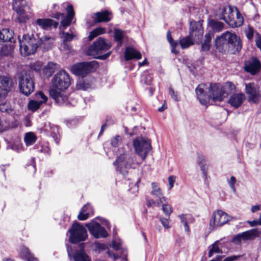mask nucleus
<instances>
[{"mask_svg":"<svg viewBox=\"0 0 261 261\" xmlns=\"http://www.w3.org/2000/svg\"><path fill=\"white\" fill-rule=\"evenodd\" d=\"M135 152L128 147L118 149L117 159L113 163L116 170L123 176L128 173V169H136L144 161L151 149L150 141L143 138L136 139L133 142Z\"/></svg>","mask_w":261,"mask_h":261,"instance_id":"obj_1","label":"nucleus"},{"mask_svg":"<svg viewBox=\"0 0 261 261\" xmlns=\"http://www.w3.org/2000/svg\"><path fill=\"white\" fill-rule=\"evenodd\" d=\"M52 87L50 89V96L59 105H68V95L65 90L70 85L69 74L64 70L56 74L52 79Z\"/></svg>","mask_w":261,"mask_h":261,"instance_id":"obj_2","label":"nucleus"},{"mask_svg":"<svg viewBox=\"0 0 261 261\" xmlns=\"http://www.w3.org/2000/svg\"><path fill=\"white\" fill-rule=\"evenodd\" d=\"M54 39L47 36H40V34L33 31L32 34L24 35L19 39L20 52L22 56H28L34 54L39 46H43L48 49L53 43Z\"/></svg>","mask_w":261,"mask_h":261,"instance_id":"obj_3","label":"nucleus"},{"mask_svg":"<svg viewBox=\"0 0 261 261\" xmlns=\"http://www.w3.org/2000/svg\"><path fill=\"white\" fill-rule=\"evenodd\" d=\"M203 31L202 25L199 21H191L189 36L182 38L179 41L181 47L186 48L194 44L201 42Z\"/></svg>","mask_w":261,"mask_h":261,"instance_id":"obj_4","label":"nucleus"},{"mask_svg":"<svg viewBox=\"0 0 261 261\" xmlns=\"http://www.w3.org/2000/svg\"><path fill=\"white\" fill-rule=\"evenodd\" d=\"M111 46L110 41L99 37L89 46L87 51V54L88 56H92L94 58L106 60L110 56L111 51H109L102 55H100L110 49Z\"/></svg>","mask_w":261,"mask_h":261,"instance_id":"obj_5","label":"nucleus"},{"mask_svg":"<svg viewBox=\"0 0 261 261\" xmlns=\"http://www.w3.org/2000/svg\"><path fill=\"white\" fill-rule=\"evenodd\" d=\"M221 14L222 19L232 28L240 27L243 23V17L236 7H225L222 9Z\"/></svg>","mask_w":261,"mask_h":261,"instance_id":"obj_6","label":"nucleus"},{"mask_svg":"<svg viewBox=\"0 0 261 261\" xmlns=\"http://www.w3.org/2000/svg\"><path fill=\"white\" fill-rule=\"evenodd\" d=\"M19 88L20 92L28 96L34 90V83L30 72L22 71L18 77Z\"/></svg>","mask_w":261,"mask_h":261,"instance_id":"obj_7","label":"nucleus"},{"mask_svg":"<svg viewBox=\"0 0 261 261\" xmlns=\"http://www.w3.org/2000/svg\"><path fill=\"white\" fill-rule=\"evenodd\" d=\"M98 67V64L96 61L81 62L73 65L71 71L76 75L84 76L90 72H94Z\"/></svg>","mask_w":261,"mask_h":261,"instance_id":"obj_8","label":"nucleus"},{"mask_svg":"<svg viewBox=\"0 0 261 261\" xmlns=\"http://www.w3.org/2000/svg\"><path fill=\"white\" fill-rule=\"evenodd\" d=\"M227 86L232 90L234 88V85L231 83H228L224 88L218 84H211L209 88L211 98L214 101L223 100L224 98L227 95V93L226 92V89Z\"/></svg>","mask_w":261,"mask_h":261,"instance_id":"obj_9","label":"nucleus"},{"mask_svg":"<svg viewBox=\"0 0 261 261\" xmlns=\"http://www.w3.org/2000/svg\"><path fill=\"white\" fill-rule=\"evenodd\" d=\"M68 232L70 233L69 241L71 243L84 241L87 237L86 229L78 223H74Z\"/></svg>","mask_w":261,"mask_h":261,"instance_id":"obj_10","label":"nucleus"},{"mask_svg":"<svg viewBox=\"0 0 261 261\" xmlns=\"http://www.w3.org/2000/svg\"><path fill=\"white\" fill-rule=\"evenodd\" d=\"M231 220V217L226 213L218 210L213 213L210 221V226L211 229H214L218 227L222 226Z\"/></svg>","mask_w":261,"mask_h":261,"instance_id":"obj_11","label":"nucleus"},{"mask_svg":"<svg viewBox=\"0 0 261 261\" xmlns=\"http://www.w3.org/2000/svg\"><path fill=\"white\" fill-rule=\"evenodd\" d=\"M226 39H227L229 50L234 53L239 51L242 47L240 38L236 34L229 32L224 33Z\"/></svg>","mask_w":261,"mask_h":261,"instance_id":"obj_12","label":"nucleus"},{"mask_svg":"<svg viewBox=\"0 0 261 261\" xmlns=\"http://www.w3.org/2000/svg\"><path fill=\"white\" fill-rule=\"evenodd\" d=\"M86 226L90 233L95 238H106L108 236V232L105 228L94 221L86 224Z\"/></svg>","mask_w":261,"mask_h":261,"instance_id":"obj_13","label":"nucleus"},{"mask_svg":"<svg viewBox=\"0 0 261 261\" xmlns=\"http://www.w3.org/2000/svg\"><path fill=\"white\" fill-rule=\"evenodd\" d=\"M197 99L200 103L205 105L210 100L211 95L209 93V88L205 84H199L195 89Z\"/></svg>","mask_w":261,"mask_h":261,"instance_id":"obj_14","label":"nucleus"},{"mask_svg":"<svg viewBox=\"0 0 261 261\" xmlns=\"http://www.w3.org/2000/svg\"><path fill=\"white\" fill-rule=\"evenodd\" d=\"M13 86L12 81L8 76H0V99L6 97L11 90Z\"/></svg>","mask_w":261,"mask_h":261,"instance_id":"obj_15","label":"nucleus"},{"mask_svg":"<svg viewBox=\"0 0 261 261\" xmlns=\"http://www.w3.org/2000/svg\"><path fill=\"white\" fill-rule=\"evenodd\" d=\"M246 92L248 95V101L254 103L259 101L260 97V93L259 87L253 83L246 84Z\"/></svg>","mask_w":261,"mask_h":261,"instance_id":"obj_16","label":"nucleus"},{"mask_svg":"<svg viewBox=\"0 0 261 261\" xmlns=\"http://www.w3.org/2000/svg\"><path fill=\"white\" fill-rule=\"evenodd\" d=\"M35 98L36 100H31L28 104L29 110L32 112H35L38 110L41 105L46 102L47 100V96L41 91L35 94Z\"/></svg>","mask_w":261,"mask_h":261,"instance_id":"obj_17","label":"nucleus"},{"mask_svg":"<svg viewBox=\"0 0 261 261\" xmlns=\"http://www.w3.org/2000/svg\"><path fill=\"white\" fill-rule=\"evenodd\" d=\"M67 247V252L70 261H91L90 256L86 253L84 249H81L75 251L73 254H71L72 248L68 246Z\"/></svg>","mask_w":261,"mask_h":261,"instance_id":"obj_18","label":"nucleus"},{"mask_svg":"<svg viewBox=\"0 0 261 261\" xmlns=\"http://www.w3.org/2000/svg\"><path fill=\"white\" fill-rule=\"evenodd\" d=\"M244 68L246 71L254 75L259 71L260 64L258 60L253 58L251 60L246 62Z\"/></svg>","mask_w":261,"mask_h":261,"instance_id":"obj_19","label":"nucleus"},{"mask_svg":"<svg viewBox=\"0 0 261 261\" xmlns=\"http://www.w3.org/2000/svg\"><path fill=\"white\" fill-rule=\"evenodd\" d=\"M152 190L150 192L151 195L158 200L157 206H159L161 204L166 201V198L163 196L162 191L156 182L151 184Z\"/></svg>","mask_w":261,"mask_h":261,"instance_id":"obj_20","label":"nucleus"},{"mask_svg":"<svg viewBox=\"0 0 261 261\" xmlns=\"http://www.w3.org/2000/svg\"><path fill=\"white\" fill-rule=\"evenodd\" d=\"M227 39H226L225 34H222L218 37L215 40V46L216 48L221 53L229 51V48L227 43Z\"/></svg>","mask_w":261,"mask_h":261,"instance_id":"obj_21","label":"nucleus"},{"mask_svg":"<svg viewBox=\"0 0 261 261\" xmlns=\"http://www.w3.org/2000/svg\"><path fill=\"white\" fill-rule=\"evenodd\" d=\"M245 98L243 93H234L230 96L228 102L234 108H238L242 105Z\"/></svg>","mask_w":261,"mask_h":261,"instance_id":"obj_22","label":"nucleus"},{"mask_svg":"<svg viewBox=\"0 0 261 261\" xmlns=\"http://www.w3.org/2000/svg\"><path fill=\"white\" fill-rule=\"evenodd\" d=\"M14 33L12 30L4 29L0 31V44L12 43Z\"/></svg>","mask_w":261,"mask_h":261,"instance_id":"obj_23","label":"nucleus"},{"mask_svg":"<svg viewBox=\"0 0 261 261\" xmlns=\"http://www.w3.org/2000/svg\"><path fill=\"white\" fill-rule=\"evenodd\" d=\"M67 15L65 17L61 22V30H64L67 27L69 26L74 15V12L73 7L71 5H69L67 7Z\"/></svg>","mask_w":261,"mask_h":261,"instance_id":"obj_24","label":"nucleus"},{"mask_svg":"<svg viewBox=\"0 0 261 261\" xmlns=\"http://www.w3.org/2000/svg\"><path fill=\"white\" fill-rule=\"evenodd\" d=\"M93 18L95 22H108L111 20V13L107 10L98 12L94 14Z\"/></svg>","mask_w":261,"mask_h":261,"instance_id":"obj_25","label":"nucleus"},{"mask_svg":"<svg viewBox=\"0 0 261 261\" xmlns=\"http://www.w3.org/2000/svg\"><path fill=\"white\" fill-rule=\"evenodd\" d=\"M36 24L43 30H48L52 26L56 28L58 24L57 22L50 19L39 18L36 21Z\"/></svg>","mask_w":261,"mask_h":261,"instance_id":"obj_26","label":"nucleus"},{"mask_svg":"<svg viewBox=\"0 0 261 261\" xmlns=\"http://www.w3.org/2000/svg\"><path fill=\"white\" fill-rule=\"evenodd\" d=\"M141 54L132 47H126L124 53V58L126 61L133 59L139 60L141 59Z\"/></svg>","mask_w":261,"mask_h":261,"instance_id":"obj_27","label":"nucleus"},{"mask_svg":"<svg viewBox=\"0 0 261 261\" xmlns=\"http://www.w3.org/2000/svg\"><path fill=\"white\" fill-rule=\"evenodd\" d=\"M93 210L91 205L87 203L85 204L81 209L79 215L78 219L80 220H85L90 216L93 215Z\"/></svg>","mask_w":261,"mask_h":261,"instance_id":"obj_28","label":"nucleus"},{"mask_svg":"<svg viewBox=\"0 0 261 261\" xmlns=\"http://www.w3.org/2000/svg\"><path fill=\"white\" fill-rule=\"evenodd\" d=\"M20 256L23 259L27 261H38L37 258L30 253L28 248L22 246L20 248Z\"/></svg>","mask_w":261,"mask_h":261,"instance_id":"obj_29","label":"nucleus"},{"mask_svg":"<svg viewBox=\"0 0 261 261\" xmlns=\"http://www.w3.org/2000/svg\"><path fill=\"white\" fill-rule=\"evenodd\" d=\"M197 162L200 166L203 177L204 179H206L207 176L208 167L205 164V158L202 155H198Z\"/></svg>","mask_w":261,"mask_h":261,"instance_id":"obj_30","label":"nucleus"},{"mask_svg":"<svg viewBox=\"0 0 261 261\" xmlns=\"http://www.w3.org/2000/svg\"><path fill=\"white\" fill-rule=\"evenodd\" d=\"M59 68V65L58 64L50 62L45 67L43 72L47 76H50Z\"/></svg>","mask_w":261,"mask_h":261,"instance_id":"obj_31","label":"nucleus"},{"mask_svg":"<svg viewBox=\"0 0 261 261\" xmlns=\"http://www.w3.org/2000/svg\"><path fill=\"white\" fill-rule=\"evenodd\" d=\"M244 234L245 241H246L248 240H253L256 237H258L259 233L257 229L254 228L244 231Z\"/></svg>","mask_w":261,"mask_h":261,"instance_id":"obj_32","label":"nucleus"},{"mask_svg":"<svg viewBox=\"0 0 261 261\" xmlns=\"http://www.w3.org/2000/svg\"><path fill=\"white\" fill-rule=\"evenodd\" d=\"M219 241H215L212 245L208 247L209 251L208 256L212 257L215 253H222V251L220 249L219 245Z\"/></svg>","mask_w":261,"mask_h":261,"instance_id":"obj_33","label":"nucleus"},{"mask_svg":"<svg viewBox=\"0 0 261 261\" xmlns=\"http://www.w3.org/2000/svg\"><path fill=\"white\" fill-rule=\"evenodd\" d=\"M213 36V33L208 32L205 35L204 42L202 44L201 49L203 51H208L211 47V41Z\"/></svg>","mask_w":261,"mask_h":261,"instance_id":"obj_34","label":"nucleus"},{"mask_svg":"<svg viewBox=\"0 0 261 261\" xmlns=\"http://www.w3.org/2000/svg\"><path fill=\"white\" fill-rule=\"evenodd\" d=\"M178 217L179 218L180 222L183 224L185 231L189 232L190 231V228L188 222L191 218V215L188 214H181L178 215Z\"/></svg>","mask_w":261,"mask_h":261,"instance_id":"obj_35","label":"nucleus"},{"mask_svg":"<svg viewBox=\"0 0 261 261\" xmlns=\"http://www.w3.org/2000/svg\"><path fill=\"white\" fill-rule=\"evenodd\" d=\"M37 138L32 132H29L25 134L24 141L27 146L33 145L36 141Z\"/></svg>","mask_w":261,"mask_h":261,"instance_id":"obj_36","label":"nucleus"},{"mask_svg":"<svg viewBox=\"0 0 261 261\" xmlns=\"http://www.w3.org/2000/svg\"><path fill=\"white\" fill-rule=\"evenodd\" d=\"M13 45L12 43H6L3 45L1 50V54L2 56L10 55L13 50Z\"/></svg>","mask_w":261,"mask_h":261,"instance_id":"obj_37","label":"nucleus"},{"mask_svg":"<svg viewBox=\"0 0 261 261\" xmlns=\"http://www.w3.org/2000/svg\"><path fill=\"white\" fill-rule=\"evenodd\" d=\"M209 25L215 32H220L222 31L224 27V24L222 22L214 20H211L209 22Z\"/></svg>","mask_w":261,"mask_h":261,"instance_id":"obj_38","label":"nucleus"},{"mask_svg":"<svg viewBox=\"0 0 261 261\" xmlns=\"http://www.w3.org/2000/svg\"><path fill=\"white\" fill-rule=\"evenodd\" d=\"M105 32L106 31L104 28H97L90 33L88 36L89 40L91 41L97 36L105 33Z\"/></svg>","mask_w":261,"mask_h":261,"instance_id":"obj_39","label":"nucleus"},{"mask_svg":"<svg viewBox=\"0 0 261 261\" xmlns=\"http://www.w3.org/2000/svg\"><path fill=\"white\" fill-rule=\"evenodd\" d=\"M62 41L63 42H69L74 39L75 38H76V35L74 34L73 33H68V32H62L61 34V37Z\"/></svg>","mask_w":261,"mask_h":261,"instance_id":"obj_40","label":"nucleus"},{"mask_svg":"<svg viewBox=\"0 0 261 261\" xmlns=\"http://www.w3.org/2000/svg\"><path fill=\"white\" fill-rule=\"evenodd\" d=\"M141 81L146 85H151L152 81V75L146 71L144 72L141 75Z\"/></svg>","mask_w":261,"mask_h":261,"instance_id":"obj_41","label":"nucleus"},{"mask_svg":"<svg viewBox=\"0 0 261 261\" xmlns=\"http://www.w3.org/2000/svg\"><path fill=\"white\" fill-rule=\"evenodd\" d=\"M123 32L119 29H116L114 32V38L118 42V46L121 45V41L123 38Z\"/></svg>","mask_w":261,"mask_h":261,"instance_id":"obj_42","label":"nucleus"},{"mask_svg":"<svg viewBox=\"0 0 261 261\" xmlns=\"http://www.w3.org/2000/svg\"><path fill=\"white\" fill-rule=\"evenodd\" d=\"M167 39L171 46V51L173 53L177 54L178 52L176 50L175 47L177 45V43L173 40L170 32H168L167 34Z\"/></svg>","mask_w":261,"mask_h":261,"instance_id":"obj_43","label":"nucleus"},{"mask_svg":"<svg viewBox=\"0 0 261 261\" xmlns=\"http://www.w3.org/2000/svg\"><path fill=\"white\" fill-rule=\"evenodd\" d=\"M122 144V138L119 135H117L111 139V144L114 147H118Z\"/></svg>","mask_w":261,"mask_h":261,"instance_id":"obj_44","label":"nucleus"},{"mask_svg":"<svg viewBox=\"0 0 261 261\" xmlns=\"http://www.w3.org/2000/svg\"><path fill=\"white\" fill-rule=\"evenodd\" d=\"M9 147L17 152H19L21 150V144L19 140H17L13 144L9 145L8 146V148Z\"/></svg>","mask_w":261,"mask_h":261,"instance_id":"obj_45","label":"nucleus"},{"mask_svg":"<svg viewBox=\"0 0 261 261\" xmlns=\"http://www.w3.org/2000/svg\"><path fill=\"white\" fill-rule=\"evenodd\" d=\"M227 183L229 185L230 188L232 190V191L235 193L236 192V189L234 186L235 184L236 183L237 180L234 176H231L229 179H227Z\"/></svg>","mask_w":261,"mask_h":261,"instance_id":"obj_46","label":"nucleus"},{"mask_svg":"<svg viewBox=\"0 0 261 261\" xmlns=\"http://www.w3.org/2000/svg\"><path fill=\"white\" fill-rule=\"evenodd\" d=\"M162 210L165 214L169 217L172 212V207L169 204H163L162 205Z\"/></svg>","mask_w":261,"mask_h":261,"instance_id":"obj_47","label":"nucleus"},{"mask_svg":"<svg viewBox=\"0 0 261 261\" xmlns=\"http://www.w3.org/2000/svg\"><path fill=\"white\" fill-rule=\"evenodd\" d=\"M169 91L170 95L174 100L176 101L180 100V97L178 96L177 92H175L171 87L169 88Z\"/></svg>","mask_w":261,"mask_h":261,"instance_id":"obj_48","label":"nucleus"},{"mask_svg":"<svg viewBox=\"0 0 261 261\" xmlns=\"http://www.w3.org/2000/svg\"><path fill=\"white\" fill-rule=\"evenodd\" d=\"M0 111L2 112H6L7 113H10L12 110L9 108V106L6 103L1 104L0 105Z\"/></svg>","mask_w":261,"mask_h":261,"instance_id":"obj_49","label":"nucleus"},{"mask_svg":"<svg viewBox=\"0 0 261 261\" xmlns=\"http://www.w3.org/2000/svg\"><path fill=\"white\" fill-rule=\"evenodd\" d=\"M31 69L38 71L41 69V64L40 62H36L35 63L32 64L30 65Z\"/></svg>","mask_w":261,"mask_h":261,"instance_id":"obj_50","label":"nucleus"},{"mask_svg":"<svg viewBox=\"0 0 261 261\" xmlns=\"http://www.w3.org/2000/svg\"><path fill=\"white\" fill-rule=\"evenodd\" d=\"M246 35L248 39H252L253 36V29L252 28L249 27L247 30L246 31Z\"/></svg>","mask_w":261,"mask_h":261,"instance_id":"obj_51","label":"nucleus"},{"mask_svg":"<svg viewBox=\"0 0 261 261\" xmlns=\"http://www.w3.org/2000/svg\"><path fill=\"white\" fill-rule=\"evenodd\" d=\"M176 177L174 176H170L168 177V182H169V190H170L174 186V184L175 181Z\"/></svg>","mask_w":261,"mask_h":261,"instance_id":"obj_52","label":"nucleus"},{"mask_svg":"<svg viewBox=\"0 0 261 261\" xmlns=\"http://www.w3.org/2000/svg\"><path fill=\"white\" fill-rule=\"evenodd\" d=\"M157 203H158V200L155 201L152 199H149V198L146 199V204L148 207H151L152 206H157Z\"/></svg>","mask_w":261,"mask_h":261,"instance_id":"obj_53","label":"nucleus"},{"mask_svg":"<svg viewBox=\"0 0 261 261\" xmlns=\"http://www.w3.org/2000/svg\"><path fill=\"white\" fill-rule=\"evenodd\" d=\"M160 221L162 224L165 228H169L170 227L169 219L167 218H161Z\"/></svg>","mask_w":261,"mask_h":261,"instance_id":"obj_54","label":"nucleus"},{"mask_svg":"<svg viewBox=\"0 0 261 261\" xmlns=\"http://www.w3.org/2000/svg\"><path fill=\"white\" fill-rule=\"evenodd\" d=\"M95 247L96 250H98L99 251L105 250L107 249V246L102 243H96L95 244Z\"/></svg>","mask_w":261,"mask_h":261,"instance_id":"obj_55","label":"nucleus"},{"mask_svg":"<svg viewBox=\"0 0 261 261\" xmlns=\"http://www.w3.org/2000/svg\"><path fill=\"white\" fill-rule=\"evenodd\" d=\"M111 246L115 250H118L121 248V244L120 242L117 243L115 241H113L111 243Z\"/></svg>","mask_w":261,"mask_h":261,"instance_id":"obj_56","label":"nucleus"},{"mask_svg":"<svg viewBox=\"0 0 261 261\" xmlns=\"http://www.w3.org/2000/svg\"><path fill=\"white\" fill-rule=\"evenodd\" d=\"M241 241H242V240H241V238L240 237L239 233L235 235L233 237L232 240V242L233 243L236 244L241 243Z\"/></svg>","mask_w":261,"mask_h":261,"instance_id":"obj_57","label":"nucleus"},{"mask_svg":"<svg viewBox=\"0 0 261 261\" xmlns=\"http://www.w3.org/2000/svg\"><path fill=\"white\" fill-rule=\"evenodd\" d=\"M240 257V255H232L227 257L223 260V261H234L238 259Z\"/></svg>","mask_w":261,"mask_h":261,"instance_id":"obj_58","label":"nucleus"},{"mask_svg":"<svg viewBox=\"0 0 261 261\" xmlns=\"http://www.w3.org/2000/svg\"><path fill=\"white\" fill-rule=\"evenodd\" d=\"M50 149L47 145L42 146L40 151L44 153H49Z\"/></svg>","mask_w":261,"mask_h":261,"instance_id":"obj_59","label":"nucleus"},{"mask_svg":"<svg viewBox=\"0 0 261 261\" xmlns=\"http://www.w3.org/2000/svg\"><path fill=\"white\" fill-rule=\"evenodd\" d=\"M260 210V206L258 205H255L252 206L251 207V211L252 213H254Z\"/></svg>","mask_w":261,"mask_h":261,"instance_id":"obj_60","label":"nucleus"},{"mask_svg":"<svg viewBox=\"0 0 261 261\" xmlns=\"http://www.w3.org/2000/svg\"><path fill=\"white\" fill-rule=\"evenodd\" d=\"M247 222L250 225L251 227H254L258 225L257 221L256 220L253 221H248Z\"/></svg>","mask_w":261,"mask_h":261,"instance_id":"obj_61","label":"nucleus"},{"mask_svg":"<svg viewBox=\"0 0 261 261\" xmlns=\"http://www.w3.org/2000/svg\"><path fill=\"white\" fill-rule=\"evenodd\" d=\"M7 128V126L5 125L3 122L0 120V132L5 131Z\"/></svg>","mask_w":261,"mask_h":261,"instance_id":"obj_62","label":"nucleus"},{"mask_svg":"<svg viewBox=\"0 0 261 261\" xmlns=\"http://www.w3.org/2000/svg\"><path fill=\"white\" fill-rule=\"evenodd\" d=\"M63 47L65 50H70L71 46L67 42H63Z\"/></svg>","mask_w":261,"mask_h":261,"instance_id":"obj_63","label":"nucleus"},{"mask_svg":"<svg viewBox=\"0 0 261 261\" xmlns=\"http://www.w3.org/2000/svg\"><path fill=\"white\" fill-rule=\"evenodd\" d=\"M83 83H82L81 82H79L76 85V87L78 89H85V87L83 85Z\"/></svg>","mask_w":261,"mask_h":261,"instance_id":"obj_64","label":"nucleus"}]
</instances>
